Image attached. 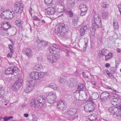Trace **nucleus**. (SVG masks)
<instances>
[{"mask_svg": "<svg viewBox=\"0 0 121 121\" xmlns=\"http://www.w3.org/2000/svg\"><path fill=\"white\" fill-rule=\"evenodd\" d=\"M37 59L38 61L39 62L42 61L43 60V56L42 54L37 57Z\"/></svg>", "mask_w": 121, "mask_h": 121, "instance_id": "nucleus-38", "label": "nucleus"}, {"mask_svg": "<svg viewBox=\"0 0 121 121\" xmlns=\"http://www.w3.org/2000/svg\"><path fill=\"white\" fill-rule=\"evenodd\" d=\"M20 19L17 20L15 22V25L18 27H20L21 26L23 23V22Z\"/></svg>", "mask_w": 121, "mask_h": 121, "instance_id": "nucleus-32", "label": "nucleus"}, {"mask_svg": "<svg viewBox=\"0 0 121 121\" xmlns=\"http://www.w3.org/2000/svg\"><path fill=\"white\" fill-rule=\"evenodd\" d=\"M107 75L109 77H110L111 78H114V77L112 76V74L110 73L109 71L108 70H106Z\"/></svg>", "mask_w": 121, "mask_h": 121, "instance_id": "nucleus-46", "label": "nucleus"}, {"mask_svg": "<svg viewBox=\"0 0 121 121\" xmlns=\"http://www.w3.org/2000/svg\"><path fill=\"white\" fill-rule=\"evenodd\" d=\"M48 61L51 63L56 62L57 60V58L55 55H49L48 56Z\"/></svg>", "mask_w": 121, "mask_h": 121, "instance_id": "nucleus-17", "label": "nucleus"}, {"mask_svg": "<svg viewBox=\"0 0 121 121\" xmlns=\"http://www.w3.org/2000/svg\"><path fill=\"white\" fill-rule=\"evenodd\" d=\"M79 98V99L80 102L81 101H83L85 100V99H84L83 97L80 96Z\"/></svg>", "mask_w": 121, "mask_h": 121, "instance_id": "nucleus-55", "label": "nucleus"}, {"mask_svg": "<svg viewBox=\"0 0 121 121\" xmlns=\"http://www.w3.org/2000/svg\"><path fill=\"white\" fill-rule=\"evenodd\" d=\"M60 7H58V11L59 12H65V10H62L61 8H60Z\"/></svg>", "mask_w": 121, "mask_h": 121, "instance_id": "nucleus-51", "label": "nucleus"}, {"mask_svg": "<svg viewBox=\"0 0 121 121\" xmlns=\"http://www.w3.org/2000/svg\"><path fill=\"white\" fill-rule=\"evenodd\" d=\"M107 53V51L105 49H103L100 50L98 53V55L100 56H105Z\"/></svg>", "mask_w": 121, "mask_h": 121, "instance_id": "nucleus-30", "label": "nucleus"}, {"mask_svg": "<svg viewBox=\"0 0 121 121\" xmlns=\"http://www.w3.org/2000/svg\"><path fill=\"white\" fill-rule=\"evenodd\" d=\"M56 30L58 35L64 36L67 35L69 32V26L64 23H60L56 26Z\"/></svg>", "mask_w": 121, "mask_h": 121, "instance_id": "nucleus-3", "label": "nucleus"}, {"mask_svg": "<svg viewBox=\"0 0 121 121\" xmlns=\"http://www.w3.org/2000/svg\"><path fill=\"white\" fill-rule=\"evenodd\" d=\"M25 53L29 58H31L33 56V53L31 50L29 48L25 49L23 50Z\"/></svg>", "mask_w": 121, "mask_h": 121, "instance_id": "nucleus-19", "label": "nucleus"}, {"mask_svg": "<svg viewBox=\"0 0 121 121\" xmlns=\"http://www.w3.org/2000/svg\"><path fill=\"white\" fill-rule=\"evenodd\" d=\"M28 116L29 114L28 113H25L24 114V116L25 117H27Z\"/></svg>", "mask_w": 121, "mask_h": 121, "instance_id": "nucleus-63", "label": "nucleus"}, {"mask_svg": "<svg viewBox=\"0 0 121 121\" xmlns=\"http://www.w3.org/2000/svg\"><path fill=\"white\" fill-rule=\"evenodd\" d=\"M118 109H120L121 110V103L120 104H119V106H118Z\"/></svg>", "mask_w": 121, "mask_h": 121, "instance_id": "nucleus-64", "label": "nucleus"}, {"mask_svg": "<svg viewBox=\"0 0 121 121\" xmlns=\"http://www.w3.org/2000/svg\"><path fill=\"white\" fill-rule=\"evenodd\" d=\"M45 12L46 14L48 15H52L55 13V11L54 8L50 7L45 9Z\"/></svg>", "mask_w": 121, "mask_h": 121, "instance_id": "nucleus-16", "label": "nucleus"}, {"mask_svg": "<svg viewBox=\"0 0 121 121\" xmlns=\"http://www.w3.org/2000/svg\"><path fill=\"white\" fill-rule=\"evenodd\" d=\"M66 77L65 76L61 77L59 79V82L62 83L65 82L66 81Z\"/></svg>", "mask_w": 121, "mask_h": 121, "instance_id": "nucleus-33", "label": "nucleus"}, {"mask_svg": "<svg viewBox=\"0 0 121 121\" xmlns=\"http://www.w3.org/2000/svg\"><path fill=\"white\" fill-rule=\"evenodd\" d=\"M6 15L5 16L6 18L8 19H12L15 16V14L14 11H11L10 10H6Z\"/></svg>", "mask_w": 121, "mask_h": 121, "instance_id": "nucleus-15", "label": "nucleus"}, {"mask_svg": "<svg viewBox=\"0 0 121 121\" xmlns=\"http://www.w3.org/2000/svg\"><path fill=\"white\" fill-rule=\"evenodd\" d=\"M14 10L18 14L21 13L22 12L23 7L22 4L20 2L16 3L14 7Z\"/></svg>", "mask_w": 121, "mask_h": 121, "instance_id": "nucleus-10", "label": "nucleus"}, {"mask_svg": "<svg viewBox=\"0 0 121 121\" xmlns=\"http://www.w3.org/2000/svg\"><path fill=\"white\" fill-rule=\"evenodd\" d=\"M77 112V109L75 108H72L70 109L67 112V114L68 116L70 117V119L73 120L77 119L78 117L77 115H74L76 114Z\"/></svg>", "mask_w": 121, "mask_h": 121, "instance_id": "nucleus-9", "label": "nucleus"}, {"mask_svg": "<svg viewBox=\"0 0 121 121\" xmlns=\"http://www.w3.org/2000/svg\"><path fill=\"white\" fill-rule=\"evenodd\" d=\"M11 27V25H9V22H5L2 23L1 28L3 30H7Z\"/></svg>", "mask_w": 121, "mask_h": 121, "instance_id": "nucleus-18", "label": "nucleus"}, {"mask_svg": "<svg viewBox=\"0 0 121 121\" xmlns=\"http://www.w3.org/2000/svg\"><path fill=\"white\" fill-rule=\"evenodd\" d=\"M75 4V1L74 0H67V6L69 8L73 7Z\"/></svg>", "mask_w": 121, "mask_h": 121, "instance_id": "nucleus-22", "label": "nucleus"}, {"mask_svg": "<svg viewBox=\"0 0 121 121\" xmlns=\"http://www.w3.org/2000/svg\"><path fill=\"white\" fill-rule=\"evenodd\" d=\"M6 15V10L2 12L0 16L2 18L5 19L6 18L5 17Z\"/></svg>", "mask_w": 121, "mask_h": 121, "instance_id": "nucleus-35", "label": "nucleus"}, {"mask_svg": "<svg viewBox=\"0 0 121 121\" xmlns=\"http://www.w3.org/2000/svg\"><path fill=\"white\" fill-rule=\"evenodd\" d=\"M43 98L39 96L36 99L32 98L30 100V105L32 108L35 109H39L43 106L42 103Z\"/></svg>", "mask_w": 121, "mask_h": 121, "instance_id": "nucleus-4", "label": "nucleus"}, {"mask_svg": "<svg viewBox=\"0 0 121 121\" xmlns=\"http://www.w3.org/2000/svg\"><path fill=\"white\" fill-rule=\"evenodd\" d=\"M66 13L68 15L69 17H71L73 16V13L72 11H67Z\"/></svg>", "mask_w": 121, "mask_h": 121, "instance_id": "nucleus-41", "label": "nucleus"}, {"mask_svg": "<svg viewBox=\"0 0 121 121\" xmlns=\"http://www.w3.org/2000/svg\"><path fill=\"white\" fill-rule=\"evenodd\" d=\"M43 68V67L41 64L36 65L34 67V69L36 70H39Z\"/></svg>", "mask_w": 121, "mask_h": 121, "instance_id": "nucleus-34", "label": "nucleus"}, {"mask_svg": "<svg viewBox=\"0 0 121 121\" xmlns=\"http://www.w3.org/2000/svg\"><path fill=\"white\" fill-rule=\"evenodd\" d=\"M36 41L38 43L40 44L42 46H46L48 45L47 41L43 40H40L39 38L37 39Z\"/></svg>", "mask_w": 121, "mask_h": 121, "instance_id": "nucleus-21", "label": "nucleus"}, {"mask_svg": "<svg viewBox=\"0 0 121 121\" xmlns=\"http://www.w3.org/2000/svg\"><path fill=\"white\" fill-rule=\"evenodd\" d=\"M105 60L106 61H107L109 60L112 57V53H109L106 55H105Z\"/></svg>", "mask_w": 121, "mask_h": 121, "instance_id": "nucleus-31", "label": "nucleus"}, {"mask_svg": "<svg viewBox=\"0 0 121 121\" xmlns=\"http://www.w3.org/2000/svg\"><path fill=\"white\" fill-rule=\"evenodd\" d=\"M102 38L100 37H98V41L99 43H101L102 42Z\"/></svg>", "mask_w": 121, "mask_h": 121, "instance_id": "nucleus-54", "label": "nucleus"}, {"mask_svg": "<svg viewBox=\"0 0 121 121\" xmlns=\"http://www.w3.org/2000/svg\"><path fill=\"white\" fill-rule=\"evenodd\" d=\"M39 73V79L41 78H43L45 75V73L44 72L38 73Z\"/></svg>", "mask_w": 121, "mask_h": 121, "instance_id": "nucleus-45", "label": "nucleus"}, {"mask_svg": "<svg viewBox=\"0 0 121 121\" xmlns=\"http://www.w3.org/2000/svg\"><path fill=\"white\" fill-rule=\"evenodd\" d=\"M80 102L79 99H75L73 101V103L77 106L79 105L80 104Z\"/></svg>", "mask_w": 121, "mask_h": 121, "instance_id": "nucleus-44", "label": "nucleus"}, {"mask_svg": "<svg viewBox=\"0 0 121 121\" xmlns=\"http://www.w3.org/2000/svg\"><path fill=\"white\" fill-rule=\"evenodd\" d=\"M17 77L18 80L15 82L14 85V86L16 89H18L21 86L23 82L22 74H18Z\"/></svg>", "mask_w": 121, "mask_h": 121, "instance_id": "nucleus-11", "label": "nucleus"}, {"mask_svg": "<svg viewBox=\"0 0 121 121\" xmlns=\"http://www.w3.org/2000/svg\"><path fill=\"white\" fill-rule=\"evenodd\" d=\"M79 8L81 11H87L88 9L87 6L83 4L79 5Z\"/></svg>", "mask_w": 121, "mask_h": 121, "instance_id": "nucleus-27", "label": "nucleus"}, {"mask_svg": "<svg viewBox=\"0 0 121 121\" xmlns=\"http://www.w3.org/2000/svg\"><path fill=\"white\" fill-rule=\"evenodd\" d=\"M88 119L91 121H93L97 119L96 115L95 114L91 115L88 117Z\"/></svg>", "mask_w": 121, "mask_h": 121, "instance_id": "nucleus-29", "label": "nucleus"}, {"mask_svg": "<svg viewBox=\"0 0 121 121\" xmlns=\"http://www.w3.org/2000/svg\"><path fill=\"white\" fill-rule=\"evenodd\" d=\"M57 97L56 93L53 91L49 92L46 99L47 101L46 104L49 106L56 102Z\"/></svg>", "mask_w": 121, "mask_h": 121, "instance_id": "nucleus-5", "label": "nucleus"}, {"mask_svg": "<svg viewBox=\"0 0 121 121\" xmlns=\"http://www.w3.org/2000/svg\"><path fill=\"white\" fill-rule=\"evenodd\" d=\"M59 7H60V8L62 10H65L64 8V4H59Z\"/></svg>", "mask_w": 121, "mask_h": 121, "instance_id": "nucleus-50", "label": "nucleus"}, {"mask_svg": "<svg viewBox=\"0 0 121 121\" xmlns=\"http://www.w3.org/2000/svg\"><path fill=\"white\" fill-rule=\"evenodd\" d=\"M45 3L47 5H52L53 4L52 0H44Z\"/></svg>", "mask_w": 121, "mask_h": 121, "instance_id": "nucleus-36", "label": "nucleus"}, {"mask_svg": "<svg viewBox=\"0 0 121 121\" xmlns=\"http://www.w3.org/2000/svg\"><path fill=\"white\" fill-rule=\"evenodd\" d=\"M29 12L31 15H32V9L31 8H30V9L29 10Z\"/></svg>", "mask_w": 121, "mask_h": 121, "instance_id": "nucleus-60", "label": "nucleus"}, {"mask_svg": "<svg viewBox=\"0 0 121 121\" xmlns=\"http://www.w3.org/2000/svg\"><path fill=\"white\" fill-rule=\"evenodd\" d=\"M32 82L29 81L28 83L27 84L24 89V91L26 93H28L30 92L33 89L34 86L35 85L32 84Z\"/></svg>", "mask_w": 121, "mask_h": 121, "instance_id": "nucleus-14", "label": "nucleus"}, {"mask_svg": "<svg viewBox=\"0 0 121 121\" xmlns=\"http://www.w3.org/2000/svg\"><path fill=\"white\" fill-rule=\"evenodd\" d=\"M9 48L10 50V52L13 54L14 53L13 47V45L10 44H9Z\"/></svg>", "mask_w": 121, "mask_h": 121, "instance_id": "nucleus-37", "label": "nucleus"}, {"mask_svg": "<svg viewBox=\"0 0 121 121\" xmlns=\"http://www.w3.org/2000/svg\"><path fill=\"white\" fill-rule=\"evenodd\" d=\"M117 50L118 52H121V49L119 48H117Z\"/></svg>", "mask_w": 121, "mask_h": 121, "instance_id": "nucleus-62", "label": "nucleus"}, {"mask_svg": "<svg viewBox=\"0 0 121 121\" xmlns=\"http://www.w3.org/2000/svg\"><path fill=\"white\" fill-rule=\"evenodd\" d=\"M121 103V99L119 98H113L111 100V104L114 106L117 105L118 104H120Z\"/></svg>", "mask_w": 121, "mask_h": 121, "instance_id": "nucleus-20", "label": "nucleus"}, {"mask_svg": "<svg viewBox=\"0 0 121 121\" xmlns=\"http://www.w3.org/2000/svg\"><path fill=\"white\" fill-rule=\"evenodd\" d=\"M84 39L85 41V45L84 47L83 50L84 51H85L86 49V47L87 45V42L88 41V39L87 38H85Z\"/></svg>", "mask_w": 121, "mask_h": 121, "instance_id": "nucleus-40", "label": "nucleus"}, {"mask_svg": "<svg viewBox=\"0 0 121 121\" xmlns=\"http://www.w3.org/2000/svg\"><path fill=\"white\" fill-rule=\"evenodd\" d=\"M33 19L34 20H37L38 21H39L40 19L37 17V16H34L33 17Z\"/></svg>", "mask_w": 121, "mask_h": 121, "instance_id": "nucleus-52", "label": "nucleus"}, {"mask_svg": "<svg viewBox=\"0 0 121 121\" xmlns=\"http://www.w3.org/2000/svg\"><path fill=\"white\" fill-rule=\"evenodd\" d=\"M61 47H60L58 45L55 44H53L50 47L49 49V52L51 53H55V51L56 49H59L60 51L65 52L67 56L69 55V51L68 49L69 48L66 45L63 44L61 43Z\"/></svg>", "mask_w": 121, "mask_h": 121, "instance_id": "nucleus-2", "label": "nucleus"}, {"mask_svg": "<svg viewBox=\"0 0 121 121\" xmlns=\"http://www.w3.org/2000/svg\"><path fill=\"white\" fill-rule=\"evenodd\" d=\"M65 0H58V3L59 4H64Z\"/></svg>", "mask_w": 121, "mask_h": 121, "instance_id": "nucleus-53", "label": "nucleus"}, {"mask_svg": "<svg viewBox=\"0 0 121 121\" xmlns=\"http://www.w3.org/2000/svg\"><path fill=\"white\" fill-rule=\"evenodd\" d=\"M108 4H106V3L104 2L101 5V6L103 8H106L108 7Z\"/></svg>", "mask_w": 121, "mask_h": 121, "instance_id": "nucleus-49", "label": "nucleus"}, {"mask_svg": "<svg viewBox=\"0 0 121 121\" xmlns=\"http://www.w3.org/2000/svg\"><path fill=\"white\" fill-rule=\"evenodd\" d=\"M105 66L107 68H109L110 66V65L109 63H107L106 64Z\"/></svg>", "mask_w": 121, "mask_h": 121, "instance_id": "nucleus-58", "label": "nucleus"}, {"mask_svg": "<svg viewBox=\"0 0 121 121\" xmlns=\"http://www.w3.org/2000/svg\"><path fill=\"white\" fill-rule=\"evenodd\" d=\"M92 27L91 29V34L93 36L95 35V32L96 29L101 27L102 24L101 18L99 15L94 13L93 18L92 20Z\"/></svg>", "mask_w": 121, "mask_h": 121, "instance_id": "nucleus-1", "label": "nucleus"}, {"mask_svg": "<svg viewBox=\"0 0 121 121\" xmlns=\"http://www.w3.org/2000/svg\"><path fill=\"white\" fill-rule=\"evenodd\" d=\"M87 29V26H84L80 29V35L81 36H82L85 34V32Z\"/></svg>", "mask_w": 121, "mask_h": 121, "instance_id": "nucleus-25", "label": "nucleus"}, {"mask_svg": "<svg viewBox=\"0 0 121 121\" xmlns=\"http://www.w3.org/2000/svg\"><path fill=\"white\" fill-rule=\"evenodd\" d=\"M110 96L109 93L107 92H104L101 94L100 99H105L109 97Z\"/></svg>", "mask_w": 121, "mask_h": 121, "instance_id": "nucleus-24", "label": "nucleus"}, {"mask_svg": "<svg viewBox=\"0 0 121 121\" xmlns=\"http://www.w3.org/2000/svg\"><path fill=\"white\" fill-rule=\"evenodd\" d=\"M87 11H81V13H80V15L81 16H83L85 15Z\"/></svg>", "mask_w": 121, "mask_h": 121, "instance_id": "nucleus-48", "label": "nucleus"}, {"mask_svg": "<svg viewBox=\"0 0 121 121\" xmlns=\"http://www.w3.org/2000/svg\"><path fill=\"white\" fill-rule=\"evenodd\" d=\"M110 112L113 114L114 117L119 120L121 119V111L118 109V106L111 107L109 109Z\"/></svg>", "mask_w": 121, "mask_h": 121, "instance_id": "nucleus-6", "label": "nucleus"}, {"mask_svg": "<svg viewBox=\"0 0 121 121\" xmlns=\"http://www.w3.org/2000/svg\"><path fill=\"white\" fill-rule=\"evenodd\" d=\"M12 54L10 53H9V54H8L7 56V57H9L11 58L12 56Z\"/></svg>", "mask_w": 121, "mask_h": 121, "instance_id": "nucleus-57", "label": "nucleus"}, {"mask_svg": "<svg viewBox=\"0 0 121 121\" xmlns=\"http://www.w3.org/2000/svg\"><path fill=\"white\" fill-rule=\"evenodd\" d=\"M48 87H49L56 91H58L60 89L59 87L54 83L50 84L48 86Z\"/></svg>", "mask_w": 121, "mask_h": 121, "instance_id": "nucleus-23", "label": "nucleus"}, {"mask_svg": "<svg viewBox=\"0 0 121 121\" xmlns=\"http://www.w3.org/2000/svg\"><path fill=\"white\" fill-rule=\"evenodd\" d=\"M115 60L116 67V68H118L120 63L119 59L118 58H116Z\"/></svg>", "mask_w": 121, "mask_h": 121, "instance_id": "nucleus-42", "label": "nucleus"}, {"mask_svg": "<svg viewBox=\"0 0 121 121\" xmlns=\"http://www.w3.org/2000/svg\"><path fill=\"white\" fill-rule=\"evenodd\" d=\"M95 108V105L91 103L87 104L84 107V110L87 112H92L94 110Z\"/></svg>", "mask_w": 121, "mask_h": 121, "instance_id": "nucleus-12", "label": "nucleus"}, {"mask_svg": "<svg viewBox=\"0 0 121 121\" xmlns=\"http://www.w3.org/2000/svg\"><path fill=\"white\" fill-rule=\"evenodd\" d=\"M13 117L12 116L8 117L7 116L3 118L4 121H7L8 120L13 118Z\"/></svg>", "mask_w": 121, "mask_h": 121, "instance_id": "nucleus-43", "label": "nucleus"}, {"mask_svg": "<svg viewBox=\"0 0 121 121\" xmlns=\"http://www.w3.org/2000/svg\"><path fill=\"white\" fill-rule=\"evenodd\" d=\"M8 64L10 65L9 67L6 69L5 73L6 74H13L14 73L17 72L18 68L14 65L13 63L9 62Z\"/></svg>", "mask_w": 121, "mask_h": 121, "instance_id": "nucleus-7", "label": "nucleus"}, {"mask_svg": "<svg viewBox=\"0 0 121 121\" xmlns=\"http://www.w3.org/2000/svg\"><path fill=\"white\" fill-rule=\"evenodd\" d=\"M4 91H3L1 90V91L0 94L1 95H3L4 93Z\"/></svg>", "mask_w": 121, "mask_h": 121, "instance_id": "nucleus-61", "label": "nucleus"}, {"mask_svg": "<svg viewBox=\"0 0 121 121\" xmlns=\"http://www.w3.org/2000/svg\"><path fill=\"white\" fill-rule=\"evenodd\" d=\"M102 18H106L108 17V13L106 12H104L101 14Z\"/></svg>", "mask_w": 121, "mask_h": 121, "instance_id": "nucleus-39", "label": "nucleus"}, {"mask_svg": "<svg viewBox=\"0 0 121 121\" xmlns=\"http://www.w3.org/2000/svg\"><path fill=\"white\" fill-rule=\"evenodd\" d=\"M57 108L61 110H65L67 107V105L65 101H61L57 103Z\"/></svg>", "mask_w": 121, "mask_h": 121, "instance_id": "nucleus-13", "label": "nucleus"}, {"mask_svg": "<svg viewBox=\"0 0 121 121\" xmlns=\"http://www.w3.org/2000/svg\"><path fill=\"white\" fill-rule=\"evenodd\" d=\"M118 7L120 12H121V5H118Z\"/></svg>", "mask_w": 121, "mask_h": 121, "instance_id": "nucleus-59", "label": "nucleus"}, {"mask_svg": "<svg viewBox=\"0 0 121 121\" xmlns=\"http://www.w3.org/2000/svg\"><path fill=\"white\" fill-rule=\"evenodd\" d=\"M78 91H76L74 92V94L77 93H79V91L81 90H83L85 88V85L83 83H81L78 86Z\"/></svg>", "mask_w": 121, "mask_h": 121, "instance_id": "nucleus-26", "label": "nucleus"}, {"mask_svg": "<svg viewBox=\"0 0 121 121\" xmlns=\"http://www.w3.org/2000/svg\"><path fill=\"white\" fill-rule=\"evenodd\" d=\"M118 22L117 20H114L113 23V27L115 30H117L119 27Z\"/></svg>", "mask_w": 121, "mask_h": 121, "instance_id": "nucleus-28", "label": "nucleus"}, {"mask_svg": "<svg viewBox=\"0 0 121 121\" xmlns=\"http://www.w3.org/2000/svg\"><path fill=\"white\" fill-rule=\"evenodd\" d=\"M72 25L74 26H77V20H73L72 22Z\"/></svg>", "mask_w": 121, "mask_h": 121, "instance_id": "nucleus-47", "label": "nucleus"}, {"mask_svg": "<svg viewBox=\"0 0 121 121\" xmlns=\"http://www.w3.org/2000/svg\"><path fill=\"white\" fill-rule=\"evenodd\" d=\"M32 120L33 121H37V118L36 116H34Z\"/></svg>", "mask_w": 121, "mask_h": 121, "instance_id": "nucleus-56", "label": "nucleus"}, {"mask_svg": "<svg viewBox=\"0 0 121 121\" xmlns=\"http://www.w3.org/2000/svg\"><path fill=\"white\" fill-rule=\"evenodd\" d=\"M39 73L38 72H33L31 73L30 75L29 81L32 82L33 85L35 84V80H39Z\"/></svg>", "mask_w": 121, "mask_h": 121, "instance_id": "nucleus-8", "label": "nucleus"}]
</instances>
